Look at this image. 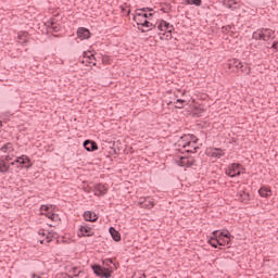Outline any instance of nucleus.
Listing matches in <instances>:
<instances>
[{
	"label": "nucleus",
	"instance_id": "29",
	"mask_svg": "<svg viewBox=\"0 0 278 278\" xmlns=\"http://www.w3.org/2000/svg\"><path fill=\"white\" fill-rule=\"evenodd\" d=\"M70 273L73 275V277H79V275H84V271H81L79 267H72Z\"/></svg>",
	"mask_w": 278,
	"mask_h": 278
},
{
	"label": "nucleus",
	"instance_id": "31",
	"mask_svg": "<svg viewBox=\"0 0 278 278\" xmlns=\"http://www.w3.org/2000/svg\"><path fill=\"white\" fill-rule=\"evenodd\" d=\"M186 105V100H182V99H178L176 100L175 102V108L177 110H182V108Z\"/></svg>",
	"mask_w": 278,
	"mask_h": 278
},
{
	"label": "nucleus",
	"instance_id": "20",
	"mask_svg": "<svg viewBox=\"0 0 278 278\" xmlns=\"http://www.w3.org/2000/svg\"><path fill=\"white\" fill-rule=\"evenodd\" d=\"M218 230L213 231V238H211L208 240V244H211V247H213V249H218V245H220V240L218 238Z\"/></svg>",
	"mask_w": 278,
	"mask_h": 278
},
{
	"label": "nucleus",
	"instance_id": "36",
	"mask_svg": "<svg viewBox=\"0 0 278 278\" xmlns=\"http://www.w3.org/2000/svg\"><path fill=\"white\" fill-rule=\"evenodd\" d=\"M143 10H146V13L150 12V14H155V13H153V9H151V8H143Z\"/></svg>",
	"mask_w": 278,
	"mask_h": 278
},
{
	"label": "nucleus",
	"instance_id": "25",
	"mask_svg": "<svg viewBox=\"0 0 278 278\" xmlns=\"http://www.w3.org/2000/svg\"><path fill=\"white\" fill-rule=\"evenodd\" d=\"M109 232L111 233V237L113 238V240L115 242H121V232H118V230H116V228L111 227L109 229Z\"/></svg>",
	"mask_w": 278,
	"mask_h": 278
},
{
	"label": "nucleus",
	"instance_id": "12",
	"mask_svg": "<svg viewBox=\"0 0 278 278\" xmlns=\"http://www.w3.org/2000/svg\"><path fill=\"white\" fill-rule=\"evenodd\" d=\"M92 270H93L94 275H97L98 277H103V278L112 277V273L110 270L101 267L100 265H93Z\"/></svg>",
	"mask_w": 278,
	"mask_h": 278
},
{
	"label": "nucleus",
	"instance_id": "15",
	"mask_svg": "<svg viewBox=\"0 0 278 278\" xmlns=\"http://www.w3.org/2000/svg\"><path fill=\"white\" fill-rule=\"evenodd\" d=\"M218 238H219V247H227V244L231 242V235L229 233V231L219 232Z\"/></svg>",
	"mask_w": 278,
	"mask_h": 278
},
{
	"label": "nucleus",
	"instance_id": "24",
	"mask_svg": "<svg viewBox=\"0 0 278 278\" xmlns=\"http://www.w3.org/2000/svg\"><path fill=\"white\" fill-rule=\"evenodd\" d=\"M258 194L263 199H268V197H270V194H273V191L268 187H261L258 190Z\"/></svg>",
	"mask_w": 278,
	"mask_h": 278
},
{
	"label": "nucleus",
	"instance_id": "9",
	"mask_svg": "<svg viewBox=\"0 0 278 278\" xmlns=\"http://www.w3.org/2000/svg\"><path fill=\"white\" fill-rule=\"evenodd\" d=\"M138 204L140 207H143V210H153V207H155V200L151 197L140 198Z\"/></svg>",
	"mask_w": 278,
	"mask_h": 278
},
{
	"label": "nucleus",
	"instance_id": "1",
	"mask_svg": "<svg viewBox=\"0 0 278 278\" xmlns=\"http://www.w3.org/2000/svg\"><path fill=\"white\" fill-rule=\"evenodd\" d=\"M178 147L186 153H197L199 149V138L194 135H184L178 140Z\"/></svg>",
	"mask_w": 278,
	"mask_h": 278
},
{
	"label": "nucleus",
	"instance_id": "10",
	"mask_svg": "<svg viewBox=\"0 0 278 278\" xmlns=\"http://www.w3.org/2000/svg\"><path fill=\"white\" fill-rule=\"evenodd\" d=\"M153 13H147V9H137L136 14L134 15L135 23L140 22L141 18H152Z\"/></svg>",
	"mask_w": 278,
	"mask_h": 278
},
{
	"label": "nucleus",
	"instance_id": "39",
	"mask_svg": "<svg viewBox=\"0 0 278 278\" xmlns=\"http://www.w3.org/2000/svg\"><path fill=\"white\" fill-rule=\"evenodd\" d=\"M140 23H144V17H141V18H140Z\"/></svg>",
	"mask_w": 278,
	"mask_h": 278
},
{
	"label": "nucleus",
	"instance_id": "27",
	"mask_svg": "<svg viewBox=\"0 0 278 278\" xmlns=\"http://www.w3.org/2000/svg\"><path fill=\"white\" fill-rule=\"evenodd\" d=\"M139 31H141V34H144L147 31H151V29H157V22L153 23V22H149V28H142V27H138Z\"/></svg>",
	"mask_w": 278,
	"mask_h": 278
},
{
	"label": "nucleus",
	"instance_id": "4",
	"mask_svg": "<svg viewBox=\"0 0 278 278\" xmlns=\"http://www.w3.org/2000/svg\"><path fill=\"white\" fill-rule=\"evenodd\" d=\"M225 173L228 177H240L244 173V167L240 163H232L227 166Z\"/></svg>",
	"mask_w": 278,
	"mask_h": 278
},
{
	"label": "nucleus",
	"instance_id": "5",
	"mask_svg": "<svg viewBox=\"0 0 278 278\" xmlns=\"http://www.w3.org/2000/svg\"><path fill=\"white\" fill-rule=\"evenodd\" d=\"M228 68H237V71H241V73H244V75L251 74V67L249 65H243L238 59L229 60Z\"/></svg>",
	"mask_w": 278,
	"mask_h": 278
},
{
	"label": "nucleus",
	"instance_id": "3",
	"mask_svg": "<svg viewBox=\"0 0 278 278\" xmlns=\"http://www.w3.org/2000/svg\"><path fill=\"white\" fill-rule=\"evenodd\" d=\"M275 38V30L270 28H258L252 34L253 40H260L263 42H268Z\"/></svg>",
	"mask_w": 278,
	"mask_h": 278
},
{
	"label": "nucleus",
	"instance_id": "8",
	"mask_svg": "<svg viewBox=\"0 0 278 278\" xmlns=\"http://www.w3.org/2000/svg\"><path fill=\"white\" fill-rule=\"evenodd\" d=\"M38 233L42 238L39 240L40 244H45V243L49 244V242H52L53 238H55V232L53 231H47L45 229H40Z\"/></svg>",
	"mask_w": 278,
	"mask_h": 278
},
{
	"label": "nucleus",
	"instance_id": "34",
	"mask_svg": "<svg viewBox=\"0 0 278 278\" xmlns=\"http://www.w3.org/2000/svg\"><path fill=\"white\" fill-rule=\"evenodd\" d=\"M88 62L89 64H92L93 66H97V63L94 62V54H90V56H88Z\"/></svg>",
	"mask_w": 278,
	"mask_h": 278
},
{
	"label": "nucleus",
	"instance_id": "11",
	"mask_svg": "<svg viewBox=\"0 0 278 278\" xmlns=\"http://www.w3.org/2000/svg\"><path fill=\"white\" fill-rule=\"evenodd\" d=\"M14 164H22L24 168H31V160L28 159L27 155H22L16 157L12 163L11 166H14Z\"/></svg>",
	"mask_w": 278,
	"mask_h": 278
},
{
	"label": "nucleus",
	"instance_id": "21",
	"mask_svg": "<svg viewBox=\"0 0 278 278\" xmlns=\"http://www.w3.org/2000/svg\"><path fill=\"white\" fill-rule=\"evenodd\" d=\"M17 42H20V45H27V42H29V33L27 31L17 33Z\"/></svg>",
	"mask_w": 278,
	"mask_h": 278
},
{
	"label": "nucleus",
	"instance_id": "2",
	"mask_svg": "<svg viewBox=\"0 0 278 278\" xmlns=\"http://www.w3.org/2000/svg\"><path fill=\"white\" fill-rule=\"evenodd\" d=\"M156 29L160 40H170L173 38V31H175V26L164 20H160L156 22Z\"/></svg>",
	"mask_w": 278,
	"mask_h": 278
},
{
	"label": "nucleus",
	"instance_id": "38",
	"mask_svg": "<svg viewBox=\"0 0 278 278\" xmlns=\"http://www.w3.org/2000/svg\"><path fill=\"white\" fill-rule=\"evenodd\" d=\"M121 10H122V12H126V10H125V7H124V5H122V7H121Z\"/></svg>",
	"mask_w": 278,
	"mask_h": 278
},
{
	"label": "nucleus",
	"instance_id": "19",
	"mask_svg": "<svg viewBox=\"0 0 278 278\" xmlns=\"http://www.w3.org/2000/svg\"><path fill=\"white\" fill-rule=\"evenodd\" d=\"M77 38L80 40H88V38H90V30L84 27L78 28Z\"/></svg>",
	"mask_w": 278,
	"mask_h": 278
},
{
	"label": "nucleus",
	"instance_id": "42",
	"mask_svg": "<svg viewBox=\"0 0 278 278\" xmlns=\"http://www.w3.org/2000/svg\"><path fill=\"white\" fill-rule=\"evenodd\" d=\"M129 12H131L130 10L127 11V14H129Z\"/></svg>",
	"mask_w": 278,
	"mask_h": 278
},
{
	"label": "nucleus",
	"instance_id": "41",
	"mask_svg": "<svg viewBox=\"0 0 278 278\" xmlns=\"http://www.w3.org/2000/svg\"><path fill=\"white\" fill-rule=\"evenodd\" d=\"M141 278H147V275L143 274Z\"/></svg>",
	"mask_w": 278,
	"mask_h": 278
},
{
	"label": "nucleus",
	"instance_id": "14",
	"mask_svg": "<svg viewBox=\"0 0 278 278\" xmlns=\"http://www.w3.org/2000/svg\"><path fill=\"white\" fill-rule=\"evenodd\" d=\"M94 197H105L108 194V187L103 184H98L93 187Z\"/></svg>",
	"mask_w": 278,
	"mask_h": 278
},
{
	"label": "nucleus",
	"instance_id": "17",
	"mask_svg": "<svg viewBox=\"0 0 278 278\" xmlns=\"http://www.w3.org/2000/svg\"><path fill=\"white\" fill-rule=\"evenodd\" d=\"M225 8L228 10H240V0H223Z\"/></svg>",
	"mask_w": 278,
	"mask_h": 278
},
{
	"label": "nucleus",
	"instance_id": "30",
	"mask_svg": "<svg viewBox=\"0 0 278 278\" xmlns=\"http://www.w3.org/2000/svg\"><path fill=\"white\" fill-rule=\"evenodd\" d=\"M150 21H151V17L150 18H144L143 22L139 21V22H137V26L141 27V29H142V27H146V29H148Z\"/></svg>",
	"mask_w": 278,
	"mask_h": 278
},
{
	"label": "nucleus",
	"instance_id": "6",
	"mask_svg": "<svg viewBox=\"0 0 278 278\" xmlns=\"http://www.w3.org/2000/svg\"><path fill=\"white\" fill-rule=\"evenodd\" d=\"M175 163L177 166H181L182 168H191V166H197V161L191 156H177L175 159Z\"/></svg>",
	"mask_w": 278,
	"mask_h": 278
},
{
	"label": "nucleus",
	"instance_id": "32",
	"mask_svg": "<svg viewBox=\"0 0 278 278\" xmlns=\"http://www.w3.org/2000/svg\"><path fill=\"white\" fill-rule=\"evenodd\" d=\"M187 5H197V8H201V0H186Z\"/></svg>",
	"mask_w": 278,
	"mask_h": 278
},
{
	"label": "nucleus",
	"instance_id": "26",
	"mask_svg": "<svg viewBox=\"0 0 278 278\" xmlns=\"http://www.w3.org/2000/svg\"><path fill=\"white\" fill-rule=\"evenodd\" d=\"M238 200L241 201V203H249V201L251 200V197L249 195V193L244 191H240L238 193Z\"/></svg>",
	"mask_w": 278,
	"mask_h": 278
},
{
	"label": "nucleus",
	"instance_id": "33",
	"mask_svg": "<svg viewBox=\"0 0 278 278\" xmlns=\"http://www.w3.org/2000/svg\"><path fill=\"white\" fill-rule=\"evenodd\" d=\"M50 29L54 33H58V31H60V26L56 23L52 22L50 25Z\"/></svg>",
	"mask_w": 278,
	"mask_h": 278
},
{
	"label": "nucleus",
	"instance_id": "16",
	"mask_svg": "<svg viewBox=\"0 0 278 278\" xmlns=\"http://www.w3.org/2000/svg\"><path fill=\"white\" fill-rule=\"evenodd\" d=\"M210 157H215L216 160H220V157H225V150L220 148H211L208 150Z\"/></svg>",
	"mask_w": 278,
	"mask_h": 278
},
{
	"label": "nucleus",
	"instance_id": "40",
	"mask_svg": "<svg viewBox=\"0 0 278 278\" xmlns=\"http://www.w3.org/2000/svg\"><path fill=\"white\" fill-rule=\"evenodd\" d=\"M3 126V123L0 121V127H2Z\"/></svg>",
	"mask_w": 278,
	"mask_h": 278
},
{
	"label": "nucleus",
	"instance_id": "18",
	"mask_svg": "<svg viewBox=\"0 0 278 278\" xmlns=\"http://www.w3.org/2000/svg\"><path fill=\"white\" fill-rule=\"evenodd\" d=\"M12 160V156L7 155L0 159V173H8L10 170V165H8V162Z\"/></svg>",
	"mask_w": 278,
	"mask_h": 278
},
{
	"label": "nucleus",
	"instance_id": "23",
	"mask_svg": "<svg viewBox=\"0 0 278 278\" xmlns=\"http://www.w3.org/2000/svg\"><path fill=\"white\" fill-rule=\"evenodd\" d=\"M84 218H85V220H87L89 223H94V220H97L99 218V216H97L94 214V212H92V211H86L84 213Z\"/></svg>",
	"mask_w": 278,
	"mask_h": 278
},
{
	"label": "nucleus",
	"instance_id": "35",
	"mask_svg": "<svg viewBox=\"0 0 278 278\" xmlns=\"http://www.w3.org/2000/svg\"><path fill=\"white\" fill-rule=\"evenodd\" d=\"M271 49H275V51H278V41L273 42Z\"/></svg>",
	"mask_w": 278,
	"mask_h": 278
},
{
	"label": "nucleus",
	"instance_id": "28",
	"mask_svg": "<svg viewBox=\"0 0 278 278\" xmlns=\"http://www.w3.org/2000/svg\"><path fill=\"white\" fill-rule=\"evenodd\" d=\"M2 153H12L14 151V148L12 147V143H7L1 148Z\"/></svg>",
	"mask_w": 278,
	"mask_h": 278
},
{
	"label": "nucleus",
	"instance_id": "7",
	"mask_svg": "<svg viewBox=\"0 0 278 278\" xmlns=\"http://www.w3.org/2000/svg\"><path fill=\"white\" fill-rule=\"evenodd\" d=\"M40 212L42 216H47V218H50V220H52L53 223H58V220H60V215L53 213L49 205H41Z\"/></svg>",
	"mask_w": 278,
	"mask_h": 278
},
{
	"label": "nucleus",
	"instance_id": "37",
	"mask_svg": "<svg viewBox=\"0 0 278 278\" xmlns=\"http://www.w3.org/2000/svg\"><path fill=\"white\" fill-rule=\"evenodd\" d=\"M261 58H266V52L261 53Z\"/></svg>",
	"mask_w": 278,
	"mask_h": 278
},
{
	"label": "nucleus",
	"instance_id": "22",
	"mask_svg": "<svg viewBox=\"0 0 278 278\" xmlns=\"http://www.w3.org/2000/svg\"><path fill=\"white\" fill-rule=\"evenodd\" d=\"M83 147L86 149V151H97V149H99V146L97 144V142L92 141V140H85L83 143Z\"/></svg>",
	"mask_w": 278,
	"mask_h": 278
},
{
	"label": "nucleus",
	"instance_id": "13",
	"mask_svg": "<svg viewBox=\"0 0 278 278\" xmlns=\"http://www.w3.org/2000/svg\"><path fill=\"white\" fill-rule=\"evenodd\" d=\"M93 233H94V230L92 229V227L88 225H81L78 228L79 238L81 237L90 238Z\"/></svg>",
	"mask_w": 278,
	"mask_h": 278
}]
</instances>
